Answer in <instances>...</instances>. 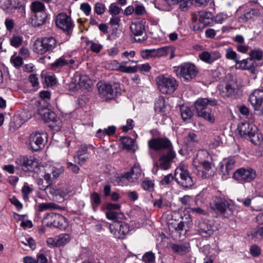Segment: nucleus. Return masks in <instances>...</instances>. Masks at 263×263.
<instances>
[{
	"label": "nucleus",
	"instance_id": "1",
	"mask_svg": "<svg viewBox=\"0 0 263 263\" xmlns=\"http://www.w3.org/2000/svg\"><path fill=\"white\" fill-rule=\"evenodd\" d=\"M217 105V101L216 99L208 98H199L194 103L197 116L211 123L214 122L215 117L210 106Z\"/></svg>",
	"mask_w": 263,
	"mask_h": 263
},
{
	"label": "nucleus",
	"instance_id": "2",
	"mask_svg": "<svg viewBox=\"0 0 263 263\" xmlns=\"http://www.w3.org/2000/svg\"><path fill=\"white\" fill-rule=\"evenodd\" d=\"M58 42L53 36H46L37 39L33 46V51L39 54H44L52 51L57 46Z\"/></svg>",
	"mask_w": 263,
	"mask_h": 263
},
{
	"label": "nucleus",
	"instance_id": "3",
	"mask_svg": "<svg viewBox=\"0 0 263 263\" xmlns=\"http://www.w3.org/2000/svg\"><path fill=\"white\" fill-rule=\"evenodd\" d=\"M174 68L176 69L177 75L183 79L184 82L192 81L195 78L198 73L196 66L190 62L182 63Z\"/></svg>",
	"mask_w": 263,
	"mask_h": 263
},
{
	"label": "nucleus",
	"instance_id": "4",
	"mask_svg": "<svg viewBox=\"0 0 263 263\" xmlns=\"http://www.w3.org/2000/svg\"><path fill=\"white\" fill-rule=\"evenodd\" d=\"M211 157L209 153L205 150L201 149L198 151L195 157L193 158L192 165L193 167V172L199 178L202 179H209V175L204 174L203 171H200L201 164L210 160Z\"/></svg>",
	"mask_w": 263,
	"mask_h": 263
},
{
	"label": "nucleus",
	"instance_id": "5",
	"mask_svg": "<svg viewBox=\"0 0 263 263\" xmlns=\"http://www.w3.org/2000/svg\"><path fill=\"white\" fill-rule=\"evenodd\" d=\"M156 82L160 91L164 94L173 92L178 86L175 78L170 76H159L156 78Z\"/></svg>",
	"mask_w": 263,
	"mask_h": 263
},
{
	"label": "nucleus",
	"instance_id": "6",
	"mask_svg": "<svg viewBox=\"0 0 263 263\" xmlns=\"http://www.w3.org/2000/svg\"><path fill=\"white\" fill-rule=\"evenodd\" d=\"M29 146L33 151H37L44 148L47 142L48 136L46 133L35 132L29 136Z\"/></svg>",
	"mask_w": 263,
	"mask_h": 263
},
{
	"label": "nucleus",
	"instance_id": "7",
	"mask_svg": "<svg viewBox=\"0 0 263 263\" xmlns=\"http://www.w3.org/2000/svg\"><path fill=\"white\" fill-rule=\"evenodd\" d=\"M148 146L151 149L155 151H162L173 149L171 141L166 137L153 138L148 141Z\"/></svg>",
	"mask_w": 263,
	"mask_h": 263
},
{
	"label": "nucleus",
	"instance_id": "8",
	"mask_svg": "<svg viewBox=\"0 0 263 263\" xmlns=\"http://www.w3.org/2000/svg\"><path fill=\"white\" fill-rule=\"evenodd\" d=\"M110 233L119 239H123L129 231L127 224L120 221H115L109 226Z\"/></svg>",
	"mask_w": 263,
	"mask_h": 263
},
{
	"label": "nucleus",
	"instance_id": "9",
	"mask_svg": "<svg viewBox=\"0 0 263 263\" xmlns=\"http://www.w3.org/2000/svg\"><path fill=\"white\" fill-rule=\"evenodd\" d=\"M55 24L59 28L67 34L71 32L74 27L71 17L65 13H60L56 16Z\"/></svg>",
	"mask_w": 263,
	"mask_h": 263
},
{
	"label": "nucleus",
	"instance_id": "10",
	"mask_svg": "<svg viewBox=\"0 0 263 263\" xmlns=\"http://www.w3.org/2000/svg\"><path fill=\"white\" fill-rule=\"evenodd\" d=\"M137 62L133 60H128L119 63L117 61H114L111 64L114 66L113 69L119 70L121 72L130 73H136L138 71V67L136 65Z\"/></svg>",
	"mask_w": 263,
	"mask_h": 263
},
{
	"label": "nucleus",
	"instance_id": "11",
	"mask_svg": "<svg viewBox=\"0 0 263 263\" xmlns=\"http://www.w3.org/2000/svg\"><path fill=\"white\" fill-rule=\"evenodd\" d=\"M99 92L102 96L113 98L120 93V88L118 84L111 85L108 83L101 84L98 86Z\"/></svg>",
	"mask_w": 263,
	"mask_h": 263
},
{
	"label": "nucleus",
	"instance_id": "12",
	"mask_svg": "<svg viewBox=\"0 0 263 263\" xmlns=\"http://www.w3.org/2000/svg\"><path fill=\"white\" fill-rule=\"evenodd\" d=\"M130 29L136 42L143 43L147 39L145 33V27L142 23H133L130 25Z\"/></svg>",
	"mask_w": 263,
	"mask_h": 263
},
{
	"label": "nucleus",
	"instance_id": "13",
	"mask_svg": "<svg viewBox=\"0 0 263 263\" xmlns=\"http://www.w3.org/2000/svg\"><path fill=\"white\" fill-rule=\"evenodd\" d=\"M119 181H125V180H140V181H146L143 180L141 170L138 164H135L130 171L124 173L118 177Z\"/></svg>",
	"mask_w": 263,
	"mask_h": 263
},
{
	"label": "nucleus",
	"instance_id": "14",
	"mask_svg": "<svg viewBox=\"0 0 263 263\" xmlns=\"http://www.w3.org/2000/svg\"><path fill=\"white\" fill-rule=\"evenodd\" d=\"M230 203L229 202L221 197L217 196L213 197L210 202V206L215 211L224 214L226 211L229 209Z\"/></svg>",
	"mask_w": 263,
	"mask_h": 263
},
{
	"label": "nucleus",
	"instance_id": "15",
	"mask_svg": "<svg viewBox=\"0 0 263 263\" xmlns=\"http://www.w3.org/2000/svg\"><path fill=\"white\" fill-rule=\"evenodd\" d=\"M249 101L256 111L262 113L263 90L256 89L249 97Z\"/></svg>",
	"mask_w": 263,
	"mask_h": 263
},
{
	"label": "nucleus",
	"instance_id": "16",
	"mask_svg": "<svg viewBox=\"0 0 263 263\" xmlns=\"http://www.w3.org/2000/svg\"><path fill=\"white\" fill-rule=\"evenodd\" d=\"M256 172L251 168L242 167L237 169L233 175V178L237 181L241 180H252L256 177Z\"/></svg>",
	"mask_w": 263,
	"mask_h": 263
},
{
	"label": "nucleus",
	"instance_id": "17",
	"mask_svg": "<svg viewBox=\"0 0 263 263\" xmlns=\"http://www.w3.org/2000/svg\"><path fill=\"white\" fill-rule=\"evenodd\" d=\"M91 82L89 78L85 75H77L74 77V81L73 80L70 83V89L73 90H77L79 88L83 89H89L91 87Z\"/></svg>",
	"mask_w": 263,
	"mask_h": 263
},
{
	"label": "nucleus",
	"instance_id": "18",
	"mask_svg": "<svg viewBox=\"0 0 263 263\" xmlns=\"http://www.w3.org/2000/svg\"><path fill=\"white\" fill-rule=\"evenodd\" d=\"M63 172V167L59 164H55L50 166L45 172H41V176L45 180L49 181L56 179Z\"/></svg>",
	"mask_w": 263,
	"mask_h": 263
},
{
	"label": "nucleus",
	"instance_id": "19",
	"mask_svg": "<svg viewBox=\"0 0 263 263\" xmlns=\"http://www.w3.org/2000/svg\"><path fill=\"white\" fill-rule=\"evenodd\" d=\"M175 157V151L173 149H170L160 156L158 161L159 167L164 170L169 168Z\"/></svg>",
	"mask_w": 263,
	"mask_h": 263
},
{
	"label": "nucleus",
	"instance_id": "20",
	"mask_svg": "<svg viewBox=\"0 0 263 263\" xmlns=\"http://www.w3.org/2000/svg\"><path fill=\"white\" fill-rule=\"evenodd\" d=\"M175 157V151L173 149H170L160 156L158 161L159 167L164 170L169 168Z\"/></svg>",
	"mask_w": 263,
	"mask_h": 263
},
{
	"label": "nucleus",
	"instance_id": "21",
	"mask_svg": "<svg viewBox=\"0 0 263 263\" xmlns=\"http://www.w3.org/2000/svg\"><path fill=\"white\" fill-rule=\"evenodd\" d=\"M89 156L87 146L85 144L81 145L73 157L74 163L82 165L89 159Z\"/></svg>",
	"mask_w": 263,
	"mask_h": 263
},
{
	"label": "nucleus",
	"instance_id": "22",
	"mask_svg": "<svg viewBox=\"0 0 263 263\" xmlns=\"http://www.w3.org/2000/svg\"><path fill=\"white\" fill-rule=\"evenodd\" d=\"M47 218L50 219L51 224L55 228L64 229L67 226L66 218L62 215L57 213H50L47 215Z\"/></svg>",
	"mask_w": 263,
	"mask_h": 263
},
{
	"label": "nucleus",
	"instance_id": "23",
	"mask_svg": "<svg viewBox=\"0 0 263 263\" xmlns=\"http://www.w3.org/2000/svg\"><path fill=\"white\" fill-rule=\"evenodd\" d=\"M200 59L208 64H212L214 61L219 59L221 57V54L217 51L211 52L203 51L199 54Z\"/></svg>",
	"mask_w": 263,
	"mask_h": 263
},
{
	"label": "nucleus",
	"instance_id": "24",
	"mask_svg": "<svg viewBox=\"0 0 263 263\" xmlns=\"http://www.w3.org/2000/svg\"><path fill=\"white\" fill-rule=\"evenodd\" d=\"M237 130L241 136L248 137L252 131L256 130V126L248 122H241L237 126Z\"/></svg>",
	"mask_w": 263,
	"mask_h": 263
},
{
	"label": "nucleus",
	"instance_id": "25",
	"mask_svg": "<svg viewBox=\"0 0 263 263\" xmlns=\"http://www.w3.org/2000/svg\"><path fill=\"white\" fill-rule=\"evenodd\" d=\"M235 164L236 160L234 158L229 157L223 159L220 166L222 175H228L229 172L235 167Z\"/></svg>",
	"mask_w": 263,
	"mask_h": 263
},
{
	"label": "nucleus",
	"instance_id": "26",
	"mask_svg": "<svg viewBox=\"0 0 263 263\" xmlns=\"http://www.w3.org/2000/svg\"><path fill=\"white\" fill-rule=\"evenodd\" d=\"M199 232L202 236L206 237L213 234L214 230L208 221H202L199 223Z\"/></svg>",
	"mask_w": 263,
	"mask_h": 263
},
{
	"label": "nucleus",
	"instance_id": "27",
	"mask_svg": "<svg viewBox=\"0 0 263 263\" xmlns=\"http://www.w3.org/2000/svg\"><path fill=\"white\" fill-rule=\"evenodd\" d=\"M47 18V15L46 12L32 14L31 24L34 27L41 26L45 23Z\"/></svg>",
	"mask_w": 263,
	"mask_h": 263
},
{
	"label": "nucleus",
	"instance_id": "28",
	"mask_svg": "<svg viewBox=\"0 0 263 263\" xmlns=\"http://www.w3.org/2000/svg\"><path fill=\"white\" fill-rule=\"evenodd\" d=\"M257 66V63L252 59H244L240 61L239 67L240 68L248 70L252 73L256 71Z\"/></svg>",
	"mask_w": 263,
	"mask_h": 263
},
{
	"label": "nucleus",
	"instance_id": "29",
	"mask_svg": "<svg viewBox=\"0 0 263 263\" xmlns=\"http://www.w3.org/2000/svg\"><path fill=\"white\" fill-rule=\"evenodd\" d=\"M120 141L123 145V147L128 151L135 152L137 146L135 144V140L129 137H122Z\"/></svg>",
	"mask_w": 263,
	"mask_h": 263
},
{
	"label": "nucleus",
	"instance_id": "30",
	"mask_svg": "<svg viewBox=\"0 0 263 263\" xmlns=\"http://www.w3.org/2000/svg\"><path fill=\"white\" fill-rule=\"evenodd\" d=\"M171 248L174 253L179 255H184L189 251L188 244H173Z\"/></svg>",
	"mask_w": 263,
	"mask_h": 263
},
{
	"label": "nucleus",
	"instance_id": "31",
	"mask_svg": "<svg viewBox=\"0 0 263 263\" xmlns=\"http://www.w3.org/2000/svg\"><path fill=\"white\" fill-rule=\"evenodd\" d=\"M180 110L182 119L184 121L189 122L193 115L191 108L187 106L181 105Z\"/></svg>",
	"mask_w": 263,
	"mask_h": 263
},
{
	"label": "nucleus",
	"instance_id": "32",
	"mask_svg": "<svg viewBox=\"0 0 263 263\" xmlns=\"http://www.w3.org/2000/svg\"><path fill=\"white\" fill-rule=\"evenodd\" d=\"M20 161L23 167L25 168H27L28 167L32 168L34 166H36L37 163L36 159L32 157H21Z\"/></svg>",
	"mask_w": 263,
	"mask_h": 263
},
{
	"label": "nucleus",
	"instance_id": "33",
	"mask_svg": "<svg viewBox=\"0 0 263 263\" xmlns=\"http://www.w3.org/2000/svg\"><path fill=\"white\" fill-rule=\"evenodd\" d=\"M174 5L171 0H157V7L162 11H170L171 5Z\"/></svg>",
	"mask_w": 263,
	"mask_h": 263
},
{
	"label": "nucleus",
	"instance_id": "34",
	"mask_svg": "<svg viewBox=\"0 0 263 263\" xmlns=\"http://www.w3.org/2000/svg\"><path fill=\"white\" fill-rule=\"evenodd\" d=\"M256 221L258 222V225L256 228L254 235L255 236H263V214L259 213L256 216Z\"/></svg>",
	"mask_w": 263,
	"mask_h": 263
},
{
	"label": "nucleus",
	"instance_id": "35",
	"mask_svg": "<svg viewBox=\"0 0 263 263\" xmlns=\"http://www.w3.org/2000/svg\"><path fill=\"white\" fill-rule=\"evenodd\" d=\"M71 236L68 234H61L56 236V241L58 243V247L65 246L71 240Z\"/></svg>",
	"mask_w": 263,
	"mask_h": 263
},
{
	"label": "nucleus",
	"instance_id": "36",
	"mask_svg": "<svg viewBox=\"0 0 263 263\" xmlns=\"http://www.w3.org/2000/svg\"><path fill=\"white\" fill-rule=\"evenodd\" d=\"M30 8L32 12V14H38L40 12H45L44 5L38 1H35L32 3Z\"/></svg>",
	"mask_w": 263,
	"mask_h": 263
},
{
	"label": "nucleus",
	"instance_id": "37",
	"mask_svg": "<svg viewBox=\"0 0 263 263\" xmlns=\"http://www.w3.org/2000/svg\"><path fill=\"white\" fill-rule=\"evenodd\" d=\"M21 6L19 2L17 0H5L1 7L3 9H17Z\"/></svg>",
	"mask_w": 263,
	"mask_h": 263
},
{
	"label": "nucleus",
	"instance_id": "38",
	"mask_svg": "<svg viewBox=\"0 0 263 263\" xmlns=\"http://www.w3.org/2000/svg\"><path fill=\"white\" fill-rule=\"evenodd\" d=\"M248 137L250 138L252 143H254V144H259L263 139L262 135L258 132L256 127V130L254 132L252 131Z\"/></svg>",
	"mask_w": 263,
	"mask_h": 263
},
{
	"label": "nucleus",
	"instance_id": "39",
	"mask_svg": "<svg viewBox=\"0 0 263 263\" xmlns=\"http://www.w3.org/2000/svg\"><path fill=\"white\" fill-rule=\"evenodd\" d=\"M48 185H47L46 189L49 190V192L50 194H52L55 196H59L61 197H64L67 194H68L69 191L67 189H54L48 187Z\"/></svg>",
	"mask_w": 263,
	"mask_h": 263
},
{
	"label": "nucleus",
	"instance_id": "40",
	"mask_svg": "<svg viewBox=\"0 0 263 263\" xmlns=\"http://www.w3.org/2000/svg\"><path fill=\"white\" fill-rule=\"evenodd\" d=\"M226 57L229 60L234 61L239 65L240 57L231 48H228L226 50Z\"/></svg>",
	"mask_w": 263,
	"mask_h": 263
},
{
	"label": "nucleus",
	"instance_id": "41",
	"mask_svg": "<svg viewBox=\"0 0 263 263\" xmlns=\"http://www.w3.org/2000/svg\"><path fill=\"white\" fill-rule=\"evenodd\" d=\"M174 5L179 4V7L182 11H185L192 5V0H171Z\"/></svg>",
	"mask_w": 263,
	"mask_h": 263
},
{
	"label": "nucleus",
	"instance_id": "42",
	"mask_svg": "<svg viewBox=\"0 0 263 263\" xmlns=\"http://www.w3.org/2000/svg\"><path fill=\"white\" fill-rule=\"evenodd\" d=\"M59 206L53 202H45L39 204L38 209L40 212L48 210L58 209Z\"/></svg>",
	"mask_w": 263,
	"mask_h": 263
},
{
	"label": "nucleus",
	"instance_id": "43",
	"mask_svg": "<svg viewBox=\"0 0 263 263\" xmlns=\"http://www.w3.org/2000/svg\"><path fill=\"white\" fill-rule=\"evenodd\" d=\"M249 55L250 59H252L253 60H255L256 61H261L263 57V51L260 49H254L250 51Z\"/></svg>",
	"mask_w": 263,
	"mask_h": 263
},
{
	"label": "nucleus",
	"instance_id": "44",
	"mask_svg": "<svg viewBox=\"0 0 263 263\" xmlns=\"http://www.w3.org/2000/svg\"><path fill=\"white\" fill-rule=\"evenodd\" d=\"M178 175L180 176V178L183 180H186L190 179L192 180V178L190 176L189 172L181 167L178 168L175 172V176L176 177Z\"/></svg>",
	"mask_w": 263,
	"mask_h": 263
},
{
	"label": "nucleus",
	"instance_id": "45",
	"mask_svg": "<svg viewBox=\"0 0 263 263\" xmlns=\"http://www.w3.org/2000/svg\"><path fill=\"white\" fill-rule=\"evenodd\" d=\"M67 66V59L65 57H61L57 59L53 63L51 64L53 68L57 69Z\"/></svg>",
	"mask_w": 263,
	"mask_h": 263
},
{
	"label": "nucleus",
	"instance_id": "46",
	"mask_svg": "<svg viewBox=\"0 0 263 263\" xmlns=\"http://www.w3.org/2000/svg\"><path fill=\"white\" fill-rule=\"evenodd\" d=\"M108 211L106 212V216L109 220H116L117 219H122L124 217V215L121 213H118L115 212L113 210H107Z\"/></svg>",
	"mask_w": 263,
	"mask_h": 263
},
{
	"label": "nucleus",
	"instance_id": "47",
	"mask_svg": "<svg viewBox=\"0 0 263 263\" xmlns=\"http://www.w3.org/2000/svg\"><path fill=\"white\" fill-rule=\"evenodd\" d=\"M236 84L234 83H228L226 84L225 89V95L227 97H232L234 96L236 91Z\"/></svg>",
	"mask_w": 263,
	"mask_h": 263
},
{
	"label": "nucleus",
	"instance_id": "48",
	"mask_svg": "<svg viewBox=\"0 0 263 263\" xmlns=\"http://www.w3.org/2000/svg\"><path fill=\"white\" fill-rule=\"evenodd\" d=\"M23 40V37L22 36L13 35L10 39V44L12 46L17 48L22 45Z\"/></svg>",
	"mask_w": 263,
	"mask_h": 263
},
{
	"label": "nucleus",
	"instance_id": "49",
	"mask_svg": "<svg viewBox=\"0 0 263 263\" xmlns=\"http://www.w3.org/2000/svg\"><path fill=\"white\" fill-rule=\"evenodd\" d=\"M155 49H147L141 51L140 55L144 59L155 58Z\"/></svg>",
	"mask_w": 263,
	"mask_h": 263
},
{
	"label": "nucleus",
	"instance_id": "50",
	"mask_svg": "<svg viewBox=\"0 0 263 263\" xmlns=\"http://www.w3.org/2000/svg\"><path fill=\"white\" fill-rule=\"evenodd\" d=\"M44 119L45 121L47 122H57V117L56 114L53 111H50L49 110H46L44 113Z\"/></svg>",
	"mask_w": 263,
	"mask_h": 263
},
{
	"label": "nucleus",
	"instance_id": "51",
	"mask_svg": "<svg viewBox=\"0 0 263 263\" xmlns=\"http://www.w3.org/2000/svg\"><path fill=\"white\" fill-rule=\"evenodd\" d=\"M90 201L93 208L95 209L101 202L100 196L98 193L94 192L90 195Z\"/></svg>",
	"mask_w": 263,
	"mask_h": 263
},
{
	"label": "nucleus",
	"instance_id": "52",
	"mask_svg": "<svg viewBox=\"0 0 263 263\" xmlns=\"http://www.w3.org/2000/svg\"><path fill=\"white\" fill-rule=\"evenodd\" d=\"M169 46H164L159 48L155 49V58H160L168 55Z\"/></svg>",
	"mask_w": 263,
	"mask_h": 263
},
{
	"label": "nucleus",
	"instance_id": "53",
	"mask_svg": "<svg viewBox=\"0 0 263 263\" xmlns=\"http://www.w3.org/2000/svg\"><path fill=\"white\" fill-rule=\"evenodd\" d=\"M209 160H208L206 161H205V162H204L201 164V168L202 167V168L203 170H204V171H203L202 170H201V169H200V171H203L204 174L206 173L207 176H208V174H209V177H210L211 176H212L213 174V171L211 170H212L211 164Z\"/></svg>",
	"mask_w": 263,
	"mask_h": 263
},
{
	"label": "nucleus",
	"instance_id": "54",
	"mask_svg": "<svg viewBox=\"0 0 263 263\" xmlns=\"http://www.w3.org/2000/svg\"><path fill=\"white\" fill-rule=\"evenodd\" d=\"M165 107V101L163 98H159L155 101V109L156 111L159 112L164 111Z\"/></svg>",
	"mask_w": 263,
	"mask_h": 263
},
{
	"label": "nucleus",
	"instance_id": "55",
	"mask_svg": "<svg viewBox=\"0 0 263 263\" xmlns=\"http://www.w3.org/2000/svg\"><path fill=\"white\" fill-rule=\"evenodd\" d=\"M142 260L145 263H154L155 260V254L152 252H147L143 255Z\"/></svg>",
	"mask_w": 263,
	"mask_h": 263
},
{
	"label": "nucleus",
	"instance_id": "56",
	"mask_svg": "<svg viewBox=\"0 0 263 263\" xmlns=\"http://www.w3.org/2000/svg\"><path fill=\"white\" fill-rule=\"evenodd\" d=\"M87 45L90 46V50L95 53H99L102 49L103 46L99 43H95L92 41L87 42Z\"/></svg>",
	"mask_w": 263,
	"mask_h": 263
},
{
	"label": "nucleus",
	"instance_id": "57",
	"mask_svg": "<svg viewBox=\"0 0 263 263\" xmlns=\"http://www.w3.org/2000/svg\"><path fill=\"white\" fill-rule=\"evenodd\" d=\"M94 11L98 15H102L106 10L104 4L101 3H97L93 8Z\"/></svg>",
	"mask_w": 263,
	"mask_h": 263
},
{
	"label": "nucleus",
	"instance_id": "58",
	"mask_svg": "<svg viewBox=\"0 0 263 263\" xmlns=\"http://www.w3.org/2000/svg\"><path fill=\"white\" fill-rule=\"evenodd\" d=\"M10 61L15 67H19L23 63L22 58L20 56H15L14 55L11 57Z\"/></svg>",
	"mask_w": 263,
	"mask_h": 263
},
{
	"label": "nucleus",
	"instance_id": "59",
	"mask_svg": "<svg viewBox=\"0 0 263 263\" xmlns=\"http://www.w3.org/2000/svg\"><path fill=\"white\" fill-rule=\"evenodd\" d=\"M121 9L115 4H111L109 7L108 11L112 16L117 15L121 12Z\"/></svg>",
	"mask_w": 263,
	"mask_h": 263
},
{
	"label": "nucleus",
	"instance_id": "60",
	"mask_svg": "<svg viewBox=\"0 0 263 263\" xmlns=\"http://www.w3.org/2000/svg\"><path fill=\"white\" fill-rule=\"evenodd\" d=\"M135 13L137 15H142L146 13L145 7L142 5L135 4Z\"/></svg>",
	"mask_w": 263,
	"mask_h": 263
},
{
	"label": "nucleus",
	"instance_id": "61",
	"mask_svg": "<svg viewBox=\"0 0 263 263\" xmlns=\"http://www.w3.org/2000/svg\"><path fill=\"white\" fill-rule=\"evenodd\" d=\"M209 75H210L213 79V81H217L218 80L221 78V74L219 68H217L216 69L212 70L209 71Z\"/></svg>",
	"mask_w": 263,
	"mask_h": 263
},
{
	"label": "nucleus",
	"instance_id": "62",
	"mask_svg": "<svg viewBox=\"0 0 263 263\" xmlns=\"http://www.w3.org/2000/svg\"><path fill=\"white\" fill-rule=\"evenodd\" d=\"M141 186L145 191L152 192L154 190L153 182H142Z\"/></svg>",
	"mask_w": 263,
	"mask_h": 263
},
{
	"label": "nucleus",
	"instance_id": "63",
	"mask_svg": "<svg viewBox=\"0 0 263 263\" xmlns=\"http://www.w3.org/2000/svg\"><path fill=\"white\" fill-rule=\"evenodd\" d=\"M80 8L84 12L85 15H89L91 10V7L88 3H83L81 4Z\"/></svg>",
	"mask_w": 263,
	"mask_h": 263
},
{
	"label": "nucleus",
	"instance_id": "64",
	"mask_svg": "<svg viewBox=\"0 0 263 263\" xmlns=\"http://www.w3.org/2000/svg\"><path fill=\"white\" fill-rule=\"evenodd\" d=\"M134 122L133 120L129 119L126 121V125L122 126V130L123 132H127L129 130L133 128L134 127Z\"/></svg>",
	"mask_w": 263,
	"mask_h": 263
}]
</instances>
